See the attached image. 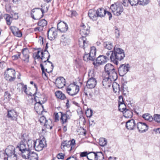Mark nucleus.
Returning <instances> with one entry per match:
<instances>
[{
	"mask_svg": "<svg viewBox=\"0 0 160 160\" xmlns=\"http://www.w3.org/2000/svg\"><path fill=\"white\" fill-rule=\"evenodd\" d=\"M104 69L108 77L103 79L102 83L105 88L107 89L110 86L112 81H114L117 79L118 75L115 71L114 66L111 64H106L104 67Z\"/></svg>",
	"mask_w": 160,
	"mask_h": 160,
	"instance_id": "obj_1",
	"label": "nucleus"
},
{
	"mask_svg": "<svg viewBox=\"0 0 160 160\" xmlns=\"http://www.w3.org/2000/svg\"><path fill=\"white\" fill-rule=\"evenodd\" d=\"M75 140L73 139L71 140L64 141L62 143L61 148L63 151L72 153L75 150Z\"/></svg>",
	"mask_w": 160,
	"mask_h": 160,
	"instance_id": "obj_2",
	"label": "nucleus"
},
{
	"mask_svg": "<svg viewBox=\"0 0 160 160\" xmlns=\"http://www.w3.org/2000/svg\"><path fill=\"white\" fill-rule=\"evenodd\" d=\"M33 57L35 59H40L42 62L46 63V64L47 61L49 60L50 55L47 50H44L41 52L38 50L36 53H35L33 54Z\"/></svg>",
	"mask_w": 160,
	"mask_h": 160,
	"instance_id": "obj_3",
	"label": "nucleus"
},
{
	"mask_svg": "<svg viewBox=\"0 0 160 160\" xmlns=\"http://www.w3.org/2000/svg\"><path fill=\"white\" fill-rule=\"evenodd\" d=\"M124 51L122 49L114 48V63L116 65L118 64V61H121L125 57Z\"/></svg>",
	"mask_w": 160,
	"mask_h": 160,
	"instance_id": "obj_4",
	"label": "nucleus"
},
{
	"mask_svg": "<svg viewBox=\"0 0 160 160\" xmlns=\"http://www.w3.org/2000/svg\"><path fill=\"white\" fill-rule=\"evenodd\" d=\"M110 9L114 14L116 16L121 15L124 10L122 4L118 2L112 4L110 6Z\"/></svg>",
	"mask_w": 160,
	"mask_h": 160,
	"instance_id": "obj_5",
	"label": "nucleus"
},
{
	"mask_svg": "<svg viewBox=\"0 0 160 160\" xmlns=\"http://www.w3.org/2000/svg\"><path fill=\"white\" fill-rule=\"evenodd\" d=\"M11 152H12V150H13L14 152H16L18 150L20 151L22 154V157L24 152L28 151L27 147L26 146V144L23 141H21L18 143L16 148L13 146H11Z\"/></svg>",
	"mask_w": 160,
	"mask_h": 160,
	"instance_id": "obj_6",
	"label": "nucleus"
},
{
	"mask_svg": "<svg viewBox=\"0 0 160 160\" xmlns=\"http://www.w3.org/2000/svg\"><path fill=\"white\" fill-rule=\"evenodd\" d=\"M46 146L45 138L43 137L42 139L37 140L34 145V149L35 150L40 151Z\"/></svg>",
	"mask_w": 160,
	"mask_h": 160,
	"instance_id": "obj_7",
	"label": "nucleus"
},
{
	"mask_svg": "<svg viewBox=\"0 0 160 160\" xmlns=\"http://www.w3.org/2000/svg\"><path fill=\"white\" fill-rule=\"evenodd\" d=\"M22 158L28 160H38V156L36 153L33 152L27 151L22 155Z\"/></svg>",
	"mask_w": 160,
	"mask_h": 160,
	"instance_id": "obj_8",
	"label": "nucleus"
},
{
	"mask_svg": "<svg viewBox=\"0 0 160 160\" xmlns=\"http://www.w3.org/2000/svg\"><path fill=\"white\" fill-rule=\"evenodd\" d=\"M130 68V66L128 64L121 65L118 70L119 75L123 76L129 71Z\"/></svg>",
	"mask_w": 160,
	"mask_h": 160,
	"instance_id": "obj_9",
	"label": "nucleus"
},
{
	"mask_svg": "<svg viewBox=\"0 0 160 160\" xmlns=\"http://www.w3.org/2000/svg\"><path fill=\"white\" fill-rule=\"evenodd\" d=\"M148 126L145 123L139 122L137 124V128L140 133L146 132L148 129Z\"/></svg>",
	"mask_w": 160,
	"mask_h": 160,
	"instance_id": "obj_10",
	"label": "nucleus"
},
{
	"mask_svg": "<svg viewBox=\"0 0 160 160\" xmlns=\"http://www.w3.org/2000/svg\"><path fill=\"white\" fill-rule=\"evenodd\" d=\"M107 60L103 55H100L96 59V62H93V64L95 67H98L99 66L106 63Z\"/></svg>",
	"mask_w": 160,
	"mask_h": 160,
	"instance_id": "obj_11",
	"label": "nucleus"
},
{
	"mask_svg": "<svg viewBox=\"0 0 160 160\" xmlns=\"http://www.w3.org/2000/svg\"><path fill=\"white\" fill-rule=\"evenodd\" d=\"M48 39L50 40H52L56 38L57 37V33L55 28L52 27L48 31Z\"/></svg>",
	"mask_w": 160,
	"mask_h": 160,
	"instance_id": "obj_12",
	"label": "nucleus"
},
{
	"mask_svg": "<svg viewBox=\"0 0 160 160\" xmlns=\"http://www.w3.org/2000/svg\"><path fill=\"white\" fill-rule=\"evenodd\" d=\"M45 95L40 93L39 91H36L35 92L34 99L36 102H43L46 100Z\"/></svg>",
	"mask_w": 160,
	"mask_h": 160,
	"instance_id": "obj_13",
	"label": "nucleus"
},
{
	"mask_svg": "<svg viewBox=\"0 0 160 160\" xmlns=\"http://www.w3.org/2000/svg\"><path fill=\"white\" fill-rule=\"evenodd\" d=\"M55 83L58 88H62L65 85V79L62 77L58 78Z\"/></svg>",
	"mask_w": 160,
	"mask_h": 160,
	"instance_id": "obj_14",
	"label": "nucleus"
},
{
	"mask_svg": "<svg viewBox=\"0 0 160 160\" xmlns=\"http://www.w3.org/2000/svg\"><path fill=\"white\" fill-rule=\"evenodd\" d=\"M40 8H35L32 9L31 12V17L34 19H39L43 17V15H41V12L40 11H35V9H39Z\"/></svg>",
	"mask_w": 160,
	"mask_h": 160,
	"instance_id": "obj_15",
	"label": "nucleus"
},
{
	"mask_svg": "<svg viewBox=\"0 0 160 160\" xmlns=\"http://www.w3.org/2000/svg\"><path fill=\"white\" fill-rule=\"evenodd\" d=\"M57 29L61 32H64L68 29V25L64 22H59L57 25Z\"/></svg>",
	"mask_w": 160,
	"mask_h": 160,
	"instance_id": "obj_16",
	"label": "nucleus"
},
{
	"mask_svg": "<svg viewBox=\"0 0 160 160\" xmlns=\"http://www.w3.org/2000/svg\"><path fill=\"white\" fill-rule=\"evenodd\" d=\"M89 28L88 26H85L83 23H82L81 25V28L80 30V33L82 36L87 35L89 33Z\"/></svg>",
	"mask_w": 160,
	"mask_h": 160,
	"instance_id": "obj_17",
	"label": "nucleus"
},
{
	"mask_svg": "<svg viewBox=\"0 0 160 160\" xmlns=\"http://www.w3.org/2000/svg\"><path fill=\"white\" fill-rule=\"evenodd\" d=\"M39 121L41 124L43 125L47 128H50V129L52 128V126H50L49 125L47 124V122H49V123H50L51 122V120L49 119L48 120H47L44 116H42L40 117Z\"/></svg>",
	"mask_w": 160,
	"mask_h": 160,
	"instance_id": "obj_18",
	"label": "nucleus"
},
{
	"mask_svg": "<svg viewBox=\"0 0 160 160\" xmlns=\"http://www.w3.org/2000/svg\"><path fill=\"white\" fill-rule=\"evenodd\" d=\"M9 149L8 147L6 148L5 151H0V157L3 158L4 159L10 160L9 158Z\"/></svg>",
	"mask_w": 160,
	"mask_h": 160,
	"instance_id": "obj_19",
	"label": "nucleus"
},
{
	"mask_svg": "<svg viewBox=\"0 0 160 160\" xmlns=\"http://www.w3.org/2000/svg\"><path fill=\"white\" fill-rule=\"evenodd\" d=\"M34 109L39 114H42L43 111V108L41 102H36L34 105Z\"/></svg>",
	"mask_w": 160,
	"mask_h": 160,
	"instance_id": "obj_20",
	"label": "nucleus"
},
{
	"mask_svg": "<svg viewBox=\"0 0 160 160\" xmlns=\"http://www.w3.org/2000/svg\"><path fill=\"white\" fill-rule=\"evenodd\" d=\"M86 38L84 36H82L78 40L79 45L80 47L83 48L84 49L88 45V42H86Z\"/></svg>",
	"mask_w": 160,
	"mask_h": 160,
	"instance_id": "obj_21",
	"label": "nucleus"
},
{
	"mask_svg": "<svg viewBox=\"0 0 160 160\" xmlns=\"http://www.w3.org/2000/svg\"><path fill=\"white\" fill-rule=\"evenodd\" d=\"M136 122L133 119L128 121L126 123V127L128 129L132 130L136 128Z\"/></svg>",
	"mask_w": 160,
	"mask_h": 160,
	"instance_id": "obj_22",
	"label": "nucleus"
},
{
	"mask_svg": "<svg viewBox=\"0 0 160 160\" xmlns=\"http://www.w3.org/2000/svg\"><path fill=\"white\" fill-rule=\"evenodd\" d=\"M97 84L96 79H88L86 86L88 88L92 89Z\"/></svg>",
	"mask_w": 160,
	"mask_h": 160,
	"instance_id": "obj_23",
	"label": "nucleus"
},
{
	"mask_svg": "<svg viewBox=\"0 0 160 160\" xmlns=\"http://www.w3.org/2000/svg\"><path fill=\"white\" fill-rule=\"evenodd\" d=\"M106 60H109L110 59L114 62V49L112 51H108L104 55H103Z\"/></svg>",
	"mask_w": 160,
	"mask_h": 160,
	"instance_id": "obj_24",
	"label": "nucleus"
},
{
	"mask_svg": "<svg viewBox=\"0 0 160 160\" xmlns=\"http://www.w3.org/2000/svg\"><path fill=\"white\" fill-rule=\"evenodd\" d=\"M88 16L90 19L95 20L98 19L96 11L93 9L89 10L88 12Z\"/></svg>",
	"mask_w": 160,
	"mask_h": 160,
	"instance_id": "obj_25",
	"label": "nucleus"
},
{
	"mask_svg": "<svg viewBox=\"0 0 160 160\" xmlns=\"http://www.w3.org/2000/svg\"><path fill=\"white\" fill-rule=\"evenodd\" d=\"M11 30L13 34L15 36L18 37H22V32L17 28L14 26H12L11 27Z\"/></svg>",
	"mask_w": 160,
	"mask_h": 160,
	"instance_id": "obj_26",
	"label": "nucleus"
},
{
	"mask_svg": "<svg viewBox=\"0 0 160 160\" xmlns=\"http://www.w3.org/2000/svg\"><path fill=\"white\" fill-rule=\"evenodd\" d=\"M79 84L80 83L77 82H73V83L70 84L68 86L66 90H72L75 89V90H79Z\"/></svg>",
	"mask_w": 160,
	"mask_h": 160,
	"instance_id": "obj_27",
	"label": "nucleus"
},
{
	"mask_svg": "<svg viewBox=\"0 0 160 160\" xmlns=\"http://www.w3.org/2000/svg\"><path fill=\"white\" fill-rule=\"evenodd\" d=\"M22 52L25 59L24 61L26 63H28L29 61V56L28 55L29 50L27 48H23L22 50Z\"/></svg>",
	"mask_w": 160,
	"mask_h": 160,
	"instance_id": "obj_28",
	"label": "nucleus"
},
{
	"mask_svg": "<svg viewBox=\"0 0 160 160\" xmlns=\"http://www.w3.org/2000/svg\"><path fill=\"white\" fill-rule=\"evenodd\" d=\"M98 18L104 17L106 14L107 11L103 8H100L96 10Z\"/></svg>",
	"mask_w": 160,
	"mask_h": 160,
	"instance_id": "obj_29",
	"label": "nucleus"
},
{
	"mask_svg": "<svg viewBox=\"0 0 160 160\" xmlns=\"http://www.w3.org/2000/svg\"><path fill=\"white\" fill-rule=\"evenodd\" d=\"M70 119L69 116L67 113H63L62 114L60 118L61 122L63 124L66 123L67 122V120Z\"/></svg>",
	"mask_w": 160,
	"mask_h": 160,
	"instance_id": "obj_30",
	"label": "nucleus"
},
{
	"mask_svg": "<svg viewBox=\"0 0 160 160\" xmlns=\"http://www.w3.org/2000/svg\"><path fill=\"white\" fill-rule=\"evenodd\" d=\"M89 56L91 57V61H94L96 58V48L94 47H92L91 48L90 52L89 53Z\"/></svg>",
	"mask_w": 160,
	"mask_h": 160,
	"instance_id": "obj_31",
	"label": "nucleus"
},
{
	"mask_svg": "<svg viewBox=\"0 0 160 160\" xmlns=\"http://www.w3.org/2000/svg\"><path fill=\"white\" fill-rule=\"evenodd\" d=\"M96 72L93 69H89L88 73V79H96Z\"/></svg>",
	"mask_w": 160,
	"mask_h": 160,
	"instance_id": "obj_32",
	"label": "nucleus"
},
{
	"mask_svg": "<svg viewBox=\"0 0 160 160\" xmlns=\"http://www.w3.org/2000/svg\"><path fill=\"white\" fill-rule=\"evenodd\" d=\"M35 141L32 140H29L27 142V150L29 151H31V149L33 148H34V145L35 144Z\"/></svg>",
	"mask_w": 160,
	"mask_h": 160,
	"instance_id": "obj_33",
	"label": "nucleus"
},
{
	"mask_svg": "<svg viewBox=\"0 0 160 160\" xmlns=\"http://www.w3.org/2000/svg\"><path fill=\"white\" fill-rule=\"evenodd\" d=\"M123 116L126 118H131L133 115V113L131 110L127 109L125 110L123 112Z\"/></svg>",
	"mask_w": 160,
	"mask_h": 160,
	"instance_id": "obj_34",
	"label": "nucleus"
},
{
	"mask_svg": "<svg viewBox=\"0 0 160 160\" xmlns=\"http://www.w3.org/2000/svg\"><path fill=\"white\" fill-rule=\"evenodd\" d=\"M55 96L58 98L60 99H64L66 97L65 95L60 91H57L55 93Z\"/></svg>",
	"mask_w": 160,
	"mask_h": 160,
	"instance_id": "obj_35",
	"label": "nucleus"
},
{
	"mask_svg": "<svg viewBox=\"0 0 160 160\" xmlns=\"http://www.w3.org/2000/svg\"><path fill=\"white\" fill-rule=\"evenodd\" d=\"M87 158L88 160H96V153L92 152H89Z\"/></svg>",
	"mask_w": 160,
	"mask_h": 160,
	"instance_id": "obj_36",
	"label": "nucleus"
},
{
	"mask_svg": "<svg viewBox=\"0 0 160 160\" xmlns=\"http://www.w3.org/2000/svg\"><path fill=\"white\" fill-rule=\"evenodd\" d=\"M142 117L145 120L149 122L152 121L153 119V118L150 114L148 113L144 114L142 116Z\"/></svg>",
	"mask_w": 160,
	"mask_h": 160,
	"instance_id": "obj_37",
	"label": "nucleus"
},
{
	"mask_svg": "<svg viewBox=\"0 0 160 160\" xmlns=\"http://www.w3.org/2000/svg\"><path fill=\"white\" fill-rule=\"evenodd\" d=\"M38 24L39 26L42 28L46 27L47 24V22L44 19H42L38 22Z\"/></svg>",
	"mask_w": 160,
	"mask_h": 160,
	"instance_id": "obj_38",
	"label": "nucleus"
},
{
	"mask_svg": "<svg viewBox=\"0 0 160 160\" xmlns=\"http://www.w3.org/2000/svg\"><path fill=\"white\" fill-rule=\"evenodd\" d=\"M107 140L104 138H100L99 139V144L101 146L104 147L107 145Z\"/></svg>",
	"mask_w": 160,
	"mask_h": 160,
	"instance_id": "obj_39",
	"label": "nucleus"
},
{
	"mask_svg": "<svg viewBox=\"0 0 160 160\" xmlns=\"http://www.w3.org/2000/svg\"><path fill=\"white\" fill-rule=\"evenodd\" d=\"M10 70V68H8L7 70L5 72L4 74V77L5 79L8 81H10V72L9 70Z\"/></svg>",
	"mask_w": 160,
	"mask_h": 160,
	"instance_id": "obj_40",
	"label": "nucleus"
},
{
	"mask_svg": "<svg viewBox=\"0 0 160 160\" xmlns=\"http://www.w3.org/2000/svg\"><path fill=\"white\" fill-rule=\"evenodd\" d=\"M96 155V160H102L104 158L103 155L101 152H97Z\"/></svg>",
	"mask_w": 160,
	"mask_h": 160,
	"instance_id": "obj_41",
	"label": "nucleus"
},
{
	"mask_svg": "<svg viewBox=\"0 0 160 160\" xmlns=\"http://www.w3.org/2000/svg\"><path fill=\"white\" fill-rule=\"evenodd\" d=\"M104 47L108 50L111 49L113 47L112 43L109 42H105L103 44Z\"/></svg>",
	"mask_w": 160,
	"mask_h": 160,
	"instance_id": "obj_42",
	"label": "nucleus"
},
{
	"mask_svg": "<svg viewBox=\"0 0 160 160\" xmlns=\"http://www.w3.org/2000/svg\"><path fill=\"white\" fill-rule=\"evenodd\" d=\"M17 116V113L14 110H11V120H16Z\"/></svg>",
	"mask_w": 160,
	"mask_h": 160,
	"instance_id": "obj_43",
	"label": "nucleus"
},
{
	"mask_svg": "<svg viewBox=\"0 0 160 160\" xmlns=\"http://www.w3.org/2000/svg\"><path fill=\"white\" fill-rule=\"evenodd\" d=\"M118 109L119 111L123 112L125 110L127 109L126 108V105L124 103H122L121 104H119Z\"/></svg>",
	"mask_w": 160,
	"mask_h": 160,
	"instance_id": "obj_44",
	"label": "nucleus"
},
{
	"mask_svg": "<svg viewBox=\"0 0 160 160\" xmlns=\"http://www.w3.org/2000/svg\"><path fill=\"white\" fill-rule=\"evenodd\" d=\"M132 6H136L139 5V0H128Z\"/></svg>",
	"mask_w": 160,
	"mask_h": 160,
	"instance_id": "obj_45",
	"label": "nucleus"
},
{
	"mask_svg": "<svg viewBox=\"0 0 160 160\" xmlns=\"http://www.w3.org/2000/svg\"><path fill=\"white\" fill-rule=\"evenodd\" d=\"M18 13L15 12L14 11H11V18H12L13 19H17L18 18Z\"/></svg>",
	"mask_w": 160,
	"mask_h": 160,
	"instance_id": "obj_46",
	"label": "nucleus"
},
{
	"mask_svg": "<svg viewBox=\"0 0 160 160\" xmlns=\"http://www.w3.org/2000/svg\"><path fill=\"white\" fill-rule=\"evenodd\" d=\"M3 17L6 21L7 24L10 25V15L8 14H5L4 15Z\"/></svg>",
	"mask_w": 160,
	"mask_h": 160,
	"instance_id": "obj_47",
	"label": "nucleus"
},
{
	"mask_svg": "<svg viewBox=\"0 0 160 160\" xmlns=\"http://www.w3.org/2000/svg\"><path fill=\"white\" fill-rule=\"evenodd\" d=\"M150 2V0H139V5H145L148 4Z\"/></svg>",
	"mask_w": 160,
	"mask_h": 160,
	"instance_id": "obj_48",
	"label": "nucleus"
},
{
	"mask_svg": "<svg viewBox=\"0 0 160 160\" xmlns=\"http://www.w3.org/2000/svg\"><path fill=\"white\" fill-rule=\"evenodd\" d=\"M62 112H59L58 113H54V118L55 119V121L57 122L59 120V117L60 116H61L62 114Z\"/></svg>",
	"mask_w": 160,
	"mask_h": 160,
	"instance_id": "obj_49",
	"label": "nucleus"
},
{
	"mask_svg": "<svg viewBox=\"0 0 160 160\" xmlns=\"http://www.w3.org/2000/svg\"><path fill=\"white\" fill-rule=\"evenodd\" d=\"M153 118L154 121L160 123V114H154Z\"/></svg>",
	"mask_w": 160,
	"mask_h": 160,
	"instance_id": "obj_50",
	"label": "nucleus"
},
{
	"mask_svg": "<svg viewBox=\"0 0 160 160\" xmlns=\"http://www.w3.org/2000/svg\"><path fill=\"white\" fill-rule=\"evenodd\" d=\"M13 151L11 152V160H17V155L15 153L16 152H14Z\"/></svg>",
	"mask_w": 160,
	"mask_h": 160,
	"instance_id": "obj_51",
	"label": "nucleus"
},
{
	"mask_svg": "<svg viewBox=\"0 0 160 160\" xmlns=\"http://www.w3.org/2000/svg\"><path fill=\"white\" fill-rule=\"evenodd\" d=\"M93 111L91 109H88L86 112V114L88 117H91L92 115Z\"/></svg>",
	"mask_w": 160,
	"mask_h": 160,
	"instance_id": "obj_52",
	"label": "nucleus"
},
{
	"mask_svg": "<svg viewBox=\"0 0 160 160\" xmlns=\"http://www.w3.org/2000/svg\"><path fill=\"white\" fill-rule=\"evenodd\" d=\"M83 58L84 60L87 62L89 60L91 61V59H91V57L89 56V54L85 53L84 55L83 56Z\"/></svg>",
	"mask_w": 160,
	"mask_h": 160,
	"instance_id": "obj_53",
	"label": "nucleus"
},
{
	"mask_svg": "<svg viewBox=\"0 0 160 160\" xmlns=\"http://www.w3.org/2000/svg\"><path fill=\"white\" fill-rule=\"evenodd\" d=\"M79 91H67L68 93L70 95L73 96L77 94Z\"/></svg>",
	"mask_w": 160,
	"mask_h": 160,
	"instance_id": "obj_54",
	"label": "nucleus"
},
{
	"mask_svg": "<svg viewBox=\"0 0 160 160\" xmlns=\"http://www.w3.org/2000/svg\"><path fill=\"white\" fill-rule=\"evenodd\" d=\"M11 72L12 73L13 76H11V80H12V81H13L16 78L15 76V70L11 68Z\"/></svg>",
	"mask_w": 160,
	"mask_h": 160,
	"instance_id": "obj_55",
	"label": "nucleus"
},
{
	"mask_svg": "<svg viewBox=\"0 0 160 160\" xmlns=\"http://www.w3.org/2000/svg\"><path fill=\"white\" fill-rule=\"evenodd\" d=\"M21 54L20 52H18L16 54L12 56V58L13 60H17L19 58H20Z\"/></svg>",
	"mask_w": 160,
	"mask_h": 160,
	"instance_id": "obj_56",
	"label": "nucleus"
},
{
	"mask_svg": "<svg viewBox=\"0 0 160 160\" xmlns=\"http://www.w3.org/2000/svg\"><path fill=\"white\" fill-rule=\"evenodd\" d=\"M40 66L42 69V75H44L46 77V78L47 79L48 78L47 76V74L45 72V69L43 65L41 63L40 64Z\"/></svg>",
	"mask_w": 160,
	"mask_h": 160,
	"instance_id": "obj_57",
	"label": "nucleus"
},
{
	"mask_svg": "<svg viewBox=\"0 0 160 160\" xmlns=\"http://www.w3.org/2000/svg\"><path fill=\"white\" fill-rule=\"evenodd\" d=\"M47 62H48L50 64H51V69L49 71H48V69L46 68L45 70L46 71L48 72V73H50L51 72L53 68H54V66L52 63L50 61H49L48 60V61H47Z\"/></svg>",
	"mask_w": 160,
	"mask_h": 160,
	"instance_id": "obj_58",
	"label": "nucleus"
},
{
	"mask_svg": "<svg viewBox=\"0 0 160 160\" xmlns=\"http://www.w3.org/2000/svg\"><path fill=\"white\" fill-rule=\"evenodd\" d=\"M18 87L21 88L22 90H27V86L26 85H24L23 83H19L18 84Z\"/></svg>",
	"mask_w": 160,
	"mask_h": 160,
	"instance_id": "obj_59",
	"label": "nucleus"
},
{
	"mask_svg": "<svg viewBox=\"0 0 160 160\" xmlns=\"http://www.w3.org/2000/svg\"><path fill=\"white\" fill-rule=\"evenodd\" d=\"M88 153L87 152H81L80 153V157H84L87 156L88 155Z\"/></svg>",
	"mask_w": 160,
	"mask_h": 160,
	"instance_id": "obj_60",
	"label": "nucleus"
},
{
	"mask_svg": "<svg viewBox=\"0 0 160 160\" xmlns=\"http://www.w3.org/2000/svg\"><path fill=\"white\" fill-rule=\"evenodd\" d=\"M115 33L116 37L118 38L120 35L119 31L118 30V28H115Z\"/></svg>",
	"mask_w": 160,
	"mask_h": 160,
	"instance_id": "obj_61",
	"label": "nucleus"
},
{
	"mask_svg": "<svg viewBox=\"0 0 160 160\" xmlns=\"http://www.w3.org/2000/svg\"><path fill=\"white\" fill-rule=\"evenodd\" d=\"M64 157V154L62 153H59L57 155V158L58 159H63Z\"/></svg>",
	"mask_w": 160,
	"mask_h": 160,
	"instance_id": "obj_62",
	"label": "nucleus"
},
{
	"mask_svg": "<svg viewBox=\"0 0 160 160\" xmlns=\"http://www.w3.org/2000/svg\"><path fill=\"white\" fill-rule=\"evenodd\" d=\"M120 3L122 4V5L123 4L125 7H127L128 6V2L127 0H123Z\"/></svg>",
	"mask_w": 160,
	"mask_h": 160,
	"instance_id": "obj_63",
	"label": "nucleus"
},
{
	"mask_svg": "<svg viewBox=\"0 0 160 160\" xmlns=\"http://www.w3.org/2000/svg\"><path fill=\"white\" fill-rule=\"evenodd\" d=\"M122 103H124L123 99L122 96H120L119 97L118 104H121Z\"/></svg>",
	"mask_w": 160,
	"mask_h": 160,
	"instance_id": "obj_64",
	"label": "nucleus"
}]
</instances>
